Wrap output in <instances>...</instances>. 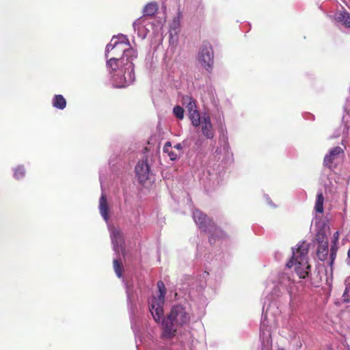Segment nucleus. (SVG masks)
<instances>
[{
    "instance_id": "nucleus-1",
    "label": "nucleus",
    "mask_w": 350,
    "mask_h": 350,
    "mask_svg": "<svg viewBox=\"0 0 350 350\" xmlns=\"http://www.w3.org/2000/svg\"><path fill=\"white\" fill-rule=\"evenodd\" d=\"M137 57V51L132 47L124 49V53L121 58L111 57L107 63L111 68L110 72L119 71L124 75V81L120 85L121 88L128 86L135 80L134 64L133 61Z\"/></svg>"
},
{
    "instance_id": "nucleus-2",
    "label": "nucleus",
    "mask_w": 350,
    "mask_h": 350,
    "mask_svg": "<svg viewBox=\"0 0 350 350\" xmlns=\"http://www.w3.org/2000/svg\"><path fill=\"white\" fill-rule=\"evenodd\" d=\"M308 246L303 243L299 245L295 252H293L292 258L286 263V267L295 266L296 273L300 278L304 279L309 275L310 265L308 260Z\"/></svg>"
},
{
    "instance_id": "nucleus-3",
    "label": "nucleus",
    "mask_w": 350,
    "mask_h": 350,
    "mask_svg": "<svg viewBox=\"0 0 350 350\" xmlns=\"http://www.w3.org/2000/svg\"><path fill=\"white\" fill-rule=\"evenodd\" d=\"M193 218L196 224L204 232L210 234L209 242L213 244L215 241V237H219L221 234V230L217 226L213 221L199 210L193 212Z\"/></svg>"
},
{
    "instance_id": "nucleus-4",
    "label": "nucleus",
    "mask_w": 350,
    "mask_h": 350,
    "mask_svg": "<svg viewBox=\"0 0 350 350\" xmlns=\"http://www.w3.org/2000/svg\"><path fill=\"white\" fill-rule=\"evenodd\" d=\"M159 295L153 297L150 301V311L155 321L159 322L163 316V306L166 293L165 286L162 281L157 282Z\"/></svg>"
},
{
    "instance_id": "nucleus-5",
    "label": "nucleus",
    "mask_w": 350,
    "mask_h": 350,
    "mask_svg": "<svg viewBox=\"0 0 350 350\" xmlns=\"http://www.w3.org/2000/svg\"><path fill=\"white\" fill-rule=\"evenodd\" d=\"M197 59L200 65L207 71L210 72L213 66L214 53L211 44L204 41L199 49Z\"/></svg>"
},
{
    "instance_id": "nucleus-6",
    "label": "nucleus",
    "mask_w": 350,
    "mask_h": 350,
    "mask_svg": "<svg viewBox=\"0 0 350 350\" xmlns=\"http://www.w3.org/2000/svg\"><path fill=\"white\" fill-rule=\"evenodd\" d=\"M168 315L178 326L187 325L190 321L189 314L180 305L172 307Z\"/></svg>"
},
{
    "instance_id": "nucleus-7",
    "label": "nucleus",
    "mask_w": 350,
    "mask_h": 350,
    "mask_svg": "<svg viewBox=\"0 0 350 350\" xmlns=\"http://www.w3.org/2000/svg\"><path fill=\"white\" fill-rule=\"evenodd\" d=\"M178 326V325L175 324L174 321L169 315H167V317L163 320L161 338L163 339H170L174 337Z\"/></svg>"
},
{
    "instance_id": "nucleus-8",
    "label": "nucleus",
    "mask_w": 350,
    "mask_h": 350,
    "mask_svg": "<svg viewBox=\"0 0 350 350\" xmlns=\"http://www.w3.org/2000/svg\"><path fill=\"white\" fill-rule=\"evenodd\" d=\"M135 172L139 183H145L150 176V167L147 161H138L135 166Z\"/></svg>"
},
{
    "instance_id": "nucleus-9",
    "label": "nucleus",
    "mask_w": 350,
    "mask_h": 350,
    "mask_svg": "<svg viewBox=\"0 0 350 350\" xmlns=\"http://www.w3.org/2000/svg\"><path fill=\"white\" fill-rule=\"evenodd\" d=\"M317 241L319 242V245L317 247V254L320 260L324 261L327 258L329 243L323 234L321 236V239L319 236H318Z\"/></svg>"
},
{
    "instance_id": "nucleus-10",
    "label": "nucleus",
    "mask_w": 350,
    "mask_h": 350,
    "mask_svg": "<svg viewBox=\"0 0 350 350\" xmlns=\"http://www.w3.org/2000/svg\"><path fill=\"white\" fill-rule=\"evenodd\" d=\"M122 41H115L113 44L111 42L107 45L105 50V56L107 57H108V53L113 49L122 50L124 51V49L131 47L128 39L125 37L122 38Z\"/></svg>"
},
{
    "instance_id": "nucleus-11",
    "label": "nucleus",
    "mask_w": 350,
    "mask_h": 350,
    "mask_svg": "<svg viewBox=\"0 0 350 350\" xmlns=\"http://www.w3.org/2000/svg\"><path fill=\"white\" fill-rule=\"evenodd\" d=\"M202 133L207 139H213L215 133L209 116L204 117L202 122Z\"/></svg>"
},
{
    "instance_id": "nucleus-12",
    "label": "nucleus",
    "mask_w": 350,
    "mask_h": 350,
    "mask_svg": "<svg viewBox=\"0 0 350 350\" xmlns=\"http://www.w3.org/2000/svg\"><path fill=\"white\" fill-rule=\"evenodd\" d=\"M342 153L343 150L339 146L332 148L329 151V154L325 157L323 160L324 165L327 167L331 168L332 163L336 159V157Z\"/></svg>"
},
{
    "instance_id": "nucleus-13",
    "label": "nucleus",
    "mask_w": 350,
    "mask_h": 350,
    "mask_svg": "<svg viewBox=\"0 0 350 350\" xmlns=\"http://www.w3.org/2000/svg\"><path fill=\"white\" fill-rule=\"evenodd\" d=\"M159 4L156 1L148 3L143 9V15L146 17L152 18L158 12Z\"/></svg>"
},
{
    "instance_id": "nucleus-14",
    "label": "nucleus",
    "mask_w": 350,
    "mask_h": 350,
    "mask_svg": "<svg viewBox=\"0 0 350 350\" xmlns=\"http://www.w3.org/2000/svg\"><path fill=\"white\" fill-rule=\"evenodd\" d=\"M99 210L103 219L107 221L109 219V207L107 198L104 194H102L99 200Z\"/></svg>"
},
{
    "instance_id": "nucleus-15",
    "label": "nucleus",
    "mask_w": 350,
    "mask_h": 350,
    "mask_svg": "<svg viewBox=\"0 0 350 350\" xmlns=\"http://www.w3.org/2000/svg\"><path fill=\"white\" fill-rule=\"evenodd\" d=\"M336 20L342 23L346 27L350 28V14L346 10L337 13Z\"/></svg>"
},
{
    "instance_id": "nucleus-16",
    "label": "nucleus",
    "mask_w": 350,
    "mask_h": 350,
    "mask_svg": "<svg viewBox=\"0 0 350 350\" xmlns=\"http://www.w3.org/2000/svg\"><path fill=\"white\" fill-rule=\"evenodd\" d=\"M53 106L59 109H64L66 106V100L61 94L55 95L52 100Z\"/></svg>"
},
{
    "instance_id": "nucleus-17",
    "label": "nucleus",
    "mask_w": 350,
    "mask_h": 350,
    "mask_svg": "<svg viewBox=\"0 0 350 350\" xmlns=\"http://www.w3.org/2000/svg\"><path fill=\"white\" fill-rule=\"evenodd\" d=\"M183 100L189 113L198 111L196 101L191 97L186 96L183 98Z\"/></svg>"
},
{
    "instance_id": "nucleus-18",
    "label": "nucleus",
    "mask_w": 350,
    "mask_h": 350,
    "mask_svg": "<svg viewBox=\"0 0 350 350\" xmlns=\"http://www.w3.org/2000/svg\"><path fill=\"white\" fill-rule=\"evenodd\" d=\"M323 202L324 198L321 192L319 193L317 196V200L315 203V211L317 213H322L323 212Z\"/></svg>"
},
{
    "instance_id": "nucleus-19",
    "label": "nucleus",
    "mask_w": 350,
    "mask_h": 350,
    "mask_svg": "<svg viewBox=\"0 0 350 350\" xmlns=\"http://www.w3.org/2000/svg\"><path fill=\"white\" fill-rule=\"evenodd\" d=\"M189 117L195 127H198L200 124V116L198 111L189 113Z\"/></svg>"
},
{
    "instance_id": "nucleus-20",
    "label": "nucleus",
    "mask_w": 350,
    "mask_h": 350,
    "mask_svg": "<svg viewBox=\"0 0 350 350\" xmlns=\"http://www.w3.org/2000/svg\"><path fill=\"white\" fill-rule=\"evenodd\" d=\"M113 269H114V271H115L117 276L118 278H120L122 275V271H123V268H122L121 262L118 260L115 259V260H113Z\"/></svg>"
},
{
    "instance_id": "nucleus-21",
    "label": "nucleus",
    "mask_w": 350,
    "mask_h": 350,
    "mask_svg": "<svg viewBox=\"0 0 350 350\" xmlns=\"http://www.w3.org/2000/svg\"><path fill=\"white\" fill-rule=\"evenodd\" d=\"M25 175V170L23 167L18 166L14 170V176L17 180L23 178Z\"/></svg>"
},
{
    "instance_id": "nucleus-22",
    "label": "nucleus",
    "mask_w": 350,
    "mask_h": 350,
    "mask_svg": "<svg viewBox=\"0 0 350 350\" xmlns=\"http://www.w3.org/2000/svg\"><path fill=\"white\" fill-rule=\"evenodd\" d=\"M173 112H174V116L180 119V120H182L184 117V109L183 107H181L180 106H175L173 109Z\"/></svg>"
},
{
    "instance_id": "nucleus-23",
    "label": "nucleus",
    "mask_w": 350,
    "mask_h": 350,
    "mask_svg": "<svg viewBox=\"0 0 350 350\" xmlns=\"http://www.w3.org/2000/svg\"><path fill=\"white\" fill-rule=\"evenodd\" d=\"M342 299L344 302H349L350 300V291L348 285L346 286V288L342 295Z\"/></svg>"
},
{
    "instance_id": "nucleus-24",
    "label": "nucleus",
    "mask_w": 350,
    "mask_h": 350,
    "mask_svg": "<svg viewBox=\"0 0 350 350\" xmlns=\"http://www.w3.org/2000/svg\"><path fill=\"white\" fill-rule=\"evenodd\" d=\"M166 153H167L170 159L172 161H175L180 157V154H177L172 150H168V152H167Z\"/></svg>"
},
{
    "instance_id": "nucleus-25",
    "label": "nucleus",
    "mask_w": 350,
    "mask_h": 350,
    "mask_svg": "<svg viewBox=\"0 0 350 350\" xmlns=\"http://www.w3.org/2000/svg\"><path fill=\"white\" fill-rule=\"evenodd\" d=\"M336 254L337 252H330V256H329V265L330 266H332L335 259H336Z\"/></svg>"
},
{
    "instance_id": "nucleus-26",
    "label": "nucleus",
    "mask_w": 350,
    "mask_h": 350,
    "mask_svg": "<svg viewBox=\"0 0 350 350\" xmlns=\"http://www.w3.org/2000/svg\"><path fill=\"white\" fill-rule=\"evenodd\" d=\"M339 240V232L338 231L335 232L333 235L332 243H338Z\"/></svg>"
},
{
    "instance_id": "nucleus-27",
    "label": "nucleus",
    "mask_w": 350,
    "mask_h": 350,
    "mask_svg": "<svg viewBox=\"0 0 350 350\" xmlns=\"http://www.w3.org/2000/svg\"><path fill=\"white\" fill-rule=\"evenodd\" d=\"M171 146H172L171 142H167L163 146V152H168L169 148H170Z\"/></svg>"
},
{
    "instance_id": "nucleus-28",
    "label": "nucleus",
    "mask_w": 350,
    "mask_h": 350,
    "mask_svg": "<svg viewBox=\"0 0 350 350\" xmlns=\"http://www.w3.org/2000/svg\"><path fill=\"white\" fill-rule=\"evenodd\" d=\"M338 251V244L337 243H332L330 248V252H336Z\"/></svg>"
},
{
    "instance_id": "nucleus-29",
    "label": "nucleus",
    "mask_w": 350,
    "mask_h": 350,
    "mask_svg": "<svg viewBox=\"0 0 350 350\" xmlns=\"http://www.w3.org/2000/svg\"><path fill=\"white\" fill-rule=\"evenodd\" d=\"M174 147V148H176V149H177V150H178L180 151L183 149V146H182V144L180 143L177 144Z\"/></svg>"
}]
</instances>
